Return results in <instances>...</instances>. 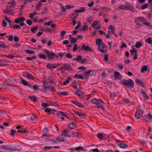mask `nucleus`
I'll use <instances>...</instances> for the list:
<instances>
[{
  "label": "nucleus",
  "instance_id": "obj_53",
  "mask_svg": "<svg viewBox=\"0 0 152 152\" xmlns=\"http://www.w3.org/2000/svg\"><path fill=\"white\" fill-rule=\"evenodd\" d=\"M97 136L100 139H102L103 138V136L102 135V134L100 133H99L97 134Z\"/></svg>",
  "mask_w": 152,
  "mask_h": 152
},
{
  "label": "nucleus",
  "instance_id": "obj_7",
  "mask_svg": "<svg viewBox=\"0 0 152 152\" xmlns=\"http://www.w3.org/2000/svg\"><path fill=\"white\" fill-rule=\"evenodd\" d=\"M143 113V110H137L135 114V116L136 119H138L140 118Z\"/></svg>",
  "mask_w": 152,
  "mask_h": 152
},
{
  "label": "nucleus",
  "instance_id": "obj_44",
  "mask_svg": "<svg viewBox=\"0 0 152 152\" xmlns=\"http://www.w3.org/2000/svg\"><path fill=\"white\" fill-rule=\"evenodd\" d=\"M6 47V45L5 43L0 41V48L2 47L3 48H5Z\"/></svg>",
  "mask_w": 152,
  "mask_h": 152
},
{
  "label": "nucleus",
  "instance_id": "obj_6",
  "mask_svg": "<svg viewBox=\"0 0 152 152\" xmlns=\"http://www.w3.org/2000/svg\"><path fill=\"white\" fill-rule=\"evenodd\" d=\"M145 20V19L143 17H138L135 20V23L138 26H141L142 25L139 22H140L141 23H142L144 22Z\"/></svg>",
  "mask_w": 152,
  "mask_h": 152
},
{
  "label": "nucleus",
  "instance_id": "obj_59",
  "mask_svg": "<svg viewBox=\"0 0 152 152\" xmlns=\"http://www.w3.org/2000/svg\"><path fill=\"white\" fill-rule=\"evenodd\" d=\"M120 75V73L118 72H115L114 73V75L115 77H118Z\"/></svg>",
  "mask_w": 152,
  "mask_h": 152
},
{
  "label": "nucleus",
  "instance_id": "obj_34",
  "mask_svg": "<svg viewBox=\"0 0 152 152\" xmlns=\"http://www.w3.org/2000/svg\"><path fill=\"white\" fill-rule=\"evenodd\" d=\"M75 77L77 79H83V76L80 74H75Z\"/></svg>",
  "mask_w": 152,
  "mask_h": 152
},
{
  "label": "nucleus",
  "instance_id": "obj_56",
  "mask_svg": "<svg viewBox=\"0 0 152 152\" xmlns=\"http://www.w3.org/2000/svg\"><path fill=\"white\" fill-rule=\"evenodd\" d=\"M20 26L18 24H17L15 25H13L12 28L13 29H20Z\"/></svg>",
  "mask_w": 152,
  "mask_h": 152
},
{
  "label": "nucleus",
  "instance_id": "obj_51",
  "mask_svg": "<svg viewBox=\"0 0 152 152\" xmlns=\"http://www.w3.org/2000/svg\"><path fill=\"white\" fill-rule=\"evenodd\" d=\"M70 77H68V79L65 81H64V83H63V85H66L67 84H68L69 82V81L70 80Z\"/></svg>",
  "mask_w": 152,
  "mask_h": 152
},
{
  "label": "nucleus",
  "instance_id": "obj_32",
  "mask_svg": "<svg viewBox=\"0 0 152 152\" xmlns=\"http://www.w3.org/2000/svg\"><path fill=\"white\" fill-rule=\"evenodd\" d=\"M54 78L53 77H49L48 78V80L49 81V82L50 84H53V80H54Z\"/></svg>",
  "mask_w": 152,
  "mask_h": 152
},
{
  "label": "nucleus",
  "instance_id": "obj_22",
  "mask_svg": "<svg viewBox=\"0 0 152 152\" xmlns=\"http://www.w3.org/2000/svg\"><path fill=\"white\" fill-rule=\"evenodd\" d=\"M22 83L24 86H29V87L32 86V85H30L27 82L24 80H23L22 81Z\"/></svg>",
  "mask_w": 152,
  "mask_h": 152
},
{
  "label": "nucleus",
  "instance_id": "obj_63",
  "mask_svg": "<svg viewBox=\"0 0 152 152\" xmlns=\"http://www.w3.org/2000/svg\"><path fill=\"white\" fill-rule=\"evenodd\" d=\"M93 20V18H92V17H88L87 19V21L88 22L91 23Z\"/></svg>",
  "mask_w": 152,
  "mask_h": 152
},
{
  "label": "nucleus",
  "instance_id": "obj_4",
  "mask_svg": "<svg viewBox=\"0 0 152 152\" xmlns=\"http://www.w3.org/2000/svg\"><path fill=\"white\" fill-rule=\"evenodd\" d=\"M68 70L69 71H72L73 69L70 67V65L68 64H65L61 66L58 69V70L61 71V73L63 74L64 72Z\"/></svg>",
  "mask_w": 152,
  "mask_h": 152
},
{
  "label": "nucleus",
  "instance_id": "obj_55",
  "mask_svg": "<svg viewBox=\"0 0 152 152\" xmlns=\"http://www.w3.org/2000/svg\"><path fill=\"white\" fill-rule=\"evenodd\" d=\"M77 61L80 63V61L82 60V56L80 55H77Z\"/></svg>",
  "mask_w": 152,
  "mask_h": 152
},
{
  "label": "nucleus",
  "instance_id": "obj_58",
  "mask_svg": "<svg viewBox=\"0 0 152 152\" xmlns=\"http://www.w3.org/2000/svg\"><path fill=\"white\" fill-rule=\"evenodd\" d=\"M148 7V4L147 3H145L142 5L141 7L142 9H144L147 8Z\"/></svg>",
  "mask_w": 152,
  "mask_h": 152
},
{
  "label": "nucleus",
  "instance_id": "obj_57",
  "mask_svg": "<svg viewBox=\"0 0 152 152\" xmlns=\"http://www.w3.org/2000/svg\"><path fill=\"white\" fill-rule=\"evenodd\" d=\"M81 26V22L80 21L78 22L77 23V25L75 27V29H77L79 28Z\"/></svg>",
  "mask_w": 152,
  "mask_h": 152
},
{
  "label": "nucleus",
  "instance_id": "obj_42",
  "mask_svg": "<svg viewBox=\"0 0 152 152\" xmlns=\"http://www.w3.org/2000/svg\"><path fill=\"white\" fill-rule=\"evenodd\" d=\"M145 42H147L149 44H151L152 43V40L150 37L148 38L146 40H145Z\"/></svg>",
  "mask_w": 152,
  "mask_h": 152
},
{
  "label": "nucleus",
  "instance_id": "obj_23",
  "mask_svg": "<svg viewBox=\"0 0 152 152\" xmlns=\"http://www.w3.org/2000/svg\"><path fill=\"white\" fill-rule=\"evenodd\" d=\"M41 30L45 31L46 32L48 31H49L50 33H51L52 31L51 30H50V28H46L43 26H42L41 28Z\"/></svg>",
  "mask_w": 152,
  "mask_h": 152
},
{
  "label": "nucleus",
  "instance_id": "obj_1",
  "mask_svg": "<svg viewBox=\"0 0 152 152\" xmlns=\"http://www.w3.org/2000/svg\"><path fill=\"white\" fill-rule=\"evenodd\" d=\"M93 104H95V106L98 108H103L102 104H104V103L101 99H96L94 98L91 101Z\"/></svg>",
  "mask_w": 152,
  "mask_h": 152
},
{
  "label": "nucleus",
  "instance_id": "obj_61",
  "mask_svg": "<svg viewBox=\"0 0 152 152\" xmlns=\"http://www.w3.org/2000/svg\"><path fill=\"white\" fill-rule=\"evenodd\" d=\"M6 112L4 110H0V116L6 115Z\"/></svg>",
  "mask_w": 152,
  "mask_h": 152
},
{
  "label": "nucleus",
  "instance_id": "obj_64",
  "mask_svg": "<svg viewBox=\"0 0 152 152\" xmlns=\"http://www.w3.org/2000/svg\"><path fill=\"white\" fill-rule=\"evenodd\" d=\"M78 116L80 118H83L86 116V114L83 113H80L78 115Z\"/></svg>",
  "mask_w": 152,
  "mask_h": 152
},
{
  "label": "nucleus",
  "instance_id": "obj_28",
  "mask_svg": "<svg viewBox=\"0 0 152 152\" xmlns=\"http://www.w3.org/2000/svg\"><path fill=\"white\" fill-rule=\"evenodd\" d=\"M29 97L34 102H37V97L34 96H29Z\"/></svg>",
  "mask_w": 152,
  "mask_h": 152
},
{
  "label": "nucleus",
  "instance_id": "obj_19",
  "mask_svg": "<svg viewBox=\"0 0 152 152\" xmlns=\"http://www.w3.org/2000/svg\"><path fill=\"white\" fill-rule=\"evenodd\" d=\"M4 18L5 19V20L6 21H7L9 22V25L12 28L13 26L14 25H13L12 22V21H11L10 20L8 17H7L6 16H5Z\"/></svg>",
  "mask_w": 152,
  "mask_h": 152
},
{
  "label": "nucleus",
  "instance_id": "obj_47",
  "mask_svg": "<svg viewBox=\"0 0 152 152\" xmlns=\"http://www.w3.org/2000/svg\"><path fill=\"white\" fill-rule=\"evenodd\" d=\"M36 58V57L35 56H34L32 57H28L27 58V59L29 61L32 60L33 59H35Z\"/></svg>",
  "mask_w": 152,
  "mask_h": 152
},
{
  "label": "nucleus",
  "instance_id": "obj_35",
  "mask_svg": "<svg viewBox=\"0 0 152 152\" xmlns=\"http://www.w3.org/2000/svg\"><path fill=\"white\" fill-rule=\"evenodd\" d=\"M147 66L146 65H144L141 68V72L143 73L144 71H147Z\"/></svg>",
  "mask_w": 152,
  "mask_h": 152
},
{
  "label": "nucleus",
  "instance_id": "obj_27",
  "mask_svg": "<svg viewBox=\"0 0 152 152\" xmlns=\"http://www.w3.org/2000/svg\"><path fill=\"white\" fill-rule=\"evenodd\" d=\"M42 5V3L41 1H39L36 5V10H40L39 8L41 7Z\"/></svg>",
  "mask_w": 152,
  "mask_h": 152
},
{
  "label": "nucleus",
  "instance_id": "obj_11",
  "mask_svg": "<svg viewBox=\"0 0 152 152\" xmlns=\"http://www.w3.org/2000/svg\"><path fill=\"white\" fill-rule=\"evenodd\" d=\"M16 4V2L14 0L10 1L8 3V6L10 8L14 7Z\"/></svg>",
  "mask_w": 152,
  "mask_h": 152
},
{
  "label": "nucleus",
  "instance_id": "obj_46",
  "mask_svg": "<svg viewBox=\"0 0 152 152\" xmlns=\"http://www.w3.org/2000/svg\"><path fill=\"white\" fill-rule=\"evenodd\" d=\"M58 94L60 95H67L68 94V93L66 91H63L61 92H59Z\"/></svg>",
  "mask_w": 152,
  "mask_h": 152
},
{
  "label": "nucleus",
  "instance_id": "obj_3",
  "mask_svg": "<svg viewBox=\"0 0 152 152\" xmlns=\"http://www.w3.org/2000/svg\"><path fill=\"white\" fill-rule=\"evenodd\" d=\"M44 52L46 53L49 59L53 60L55 57L56 58L58 57V55L54 53L53 51L50 52L46 49H44Z\"/></svg>",
  "mask_w": 152,
  "mask_h": 152
},
{
  "label": "nucleus",
  "instance_id": "obj_31",
  "mask_svg": "<svg viewBox=\"0 0 152 152\" xmlns=\"http://www.w3.org/2000/svg\"><path fill=\"white\" fill-rule=\"evenodd\" d=\"M7 38L8 39V40L10 41H13V36L8 35L7 36Z\"/></svg>",
  "mask_w": 152,
  "mask_h": 152
},
{
  "label": "nucleus",
  "instance_id": "obj_39",
  "mask_svg": "<svg viewBox=\"0 0 152 152\" xmlns=\"http://www.w3.org/2000/svg\"><path fill=\"white\" fill-rule=\"evenodd\" d=\"M102 42V39H101L97 38L96 40V43L97 45H99L100 43H101Z\"/></svg>",
  "mask_w": 152,
  "mask_h": 152
},
{
  "label": "nucleus",
  "instance_id": "obj_5",
  "mask_svg": "<svg viewBox=\"0 0 152 152\" xmlns=\"http://www.w3.org/2000/svg\"><path fill=\"white\" fill-rule=\"evenodd\" d=\"M18 147H20L18 145H17L12 148L9 147L8 145L5 146L4 145H1L0 147V148L5 150H8L9 151H18L19 150Z\"/></svg>",
  "mask_w": 152,
  "mask_h": 152
},
{
  "label": "nucleus",
  "instance_id": "obj_13",
  "mask_svg": "<svg viewBox=\"0 0 152 152\" xmlns=\"http://www.w3.org/2000/svg\"><path fill=\"white\" fill-rule=\"evenodd\" d=\"M71 102L79 107H84V106L83 104L78 101L74 100H71Z\"/></svg>",
  "mask_w": 152,
  "mask_h": 152
},
{
  "label": "nucleus",
  "instance_id": "obj_37",
  "mask_svg": "<svg viewBox=\"0 0 152 152\" xmlns=\"http://www.w3.org/2000/svg\"><path fill=\"white\" fill-rule=\"evenodd\" d=\"M142 45L141 43L139 42H137L136 43L135 47L137 48H140Z\"/></svg>",
  "mask_w": 152,
  "mask_h": 152
},
{
  "label": "nucleus",
  "instance_id": "obj_18",
  "mask_svg": "<svg viewBox=\"0 0 152 152\" xmlns=\"http://www.w3.org/2000/svg\"><path fill=\"white\" fill-rule=\"evenodd\" d=\"M23 75V76L28 79H30V76H31V74L27 72H24Z\"/></svg>",
  "mask_w": 152,
  "mask_h": 152
},
{
  "label": "nucleus",
  "instance_id": "obj_62",
  "mask_svg": "<svg viewBox=\"0 0 152 152\" xmlns=\"http://www.w3.org/2000/svg\"><path fill=\"white\" fill-rule=\"evenodd\" d=\"M45 111L46 112L50 113H51V111H53V110L52 109L50 110L49 108H47L45 109Z\"/></svg>",
  "mask_w": 152,
  "mask_h": 152
},
{
  "label": "nucleus",
  "instance_id": "obj_9",
  "mask_svg": "<svg viewBox=\"0 0 152 152\" xmlns=\"http://www.w3.org/2000/svg\"><path fill=\"white\" fill-rule=\"evenodd\" d=\"M121 142V141L118 140H117L116 141V142L121 148H125L127 147L128 145L127 144L122 143Z\"/></svg>",
  "mask_w": 152,
  "mask_h": 152
},
{
  "label": "nucleus",
  "instance_id": "obj_49",
  "mask_svg": "<svg viewBox=\"0 0 152 152\" xmlns=\"http://www.w3.org/2000/svg\"><path fill=\"white\" fill-rule=\"evenodd\" d=\"M69 132V130L68 129H66L64 130L62 132V134L63 135H65L66 134H67Z\"/></svg>",
  "mask_w": 152,
  "mask_h": 152
},
{
  "label": "nucleus",
  "instance_id": "obj_33",
  "mask_svg": "<svg viewBox=\"0 0 152 152\" xmlns=\"http://www.w3.org/2000/svg\"><path fill=\"white\" fill-rule=\"evenodd\" d=\"M141 93L143 94V96L146 99H149V97L143 91H142L141 92Z\"/></svg>",
  "mask_w": 152,
  "mask_h": 152
},
{
  "label": "nucleus",
  "instance_id": "obj_8",
  "mask_svg": "<svg viewBox=\"0 0 152 152\" xmlns=\"http://www.w3.org/2000/svg\"><path fill=\"white\" fill-rule=\"evenodd\" d=\"M59 65V64H58L56 63H49L47 65V67L48 68L50 69H53L56 68Z\"/></svg>",
  "mask_w": 152,
  "mask_h": 152
},
{
  "label": "nucleus",
  "instance_id": "obj_40",
  "mask_svg": "<svg viewBox=\"0 0 152 152\" xmlns=\"http://www.w3.org/2000/svg\"><path fill=\"white\" fill-rule=\"evenodd\" d=\"M43 86L45 88L48 89L49 88V87L47 83H46L45 81L43 80Z\"/></svg>",
  "mask_w": 152,
  "mask_h": 152
},
{
  "label": "nucleus",
  "instance_id": "obj_29",
  "mask_svg": "<svg viewBox=\"0 0 152 152\" xmlns=\"http://www.w3.org/2000/svg\"><path fill=\"white\" fill-rule=\"evenodd\" d=\"M75 127V125L74 122H71L69 125V128L70 129H73Z\"/></svg>",
  "mask_w": 152,
  "mask_h": 152
},
{
  "label": "nucleus",
  "instance_id": "obj_50",
  "mask_svg": "<svg viewBox=\"0 0 152 152\" xmlns=\"http://www.w3.org/2000/svg\"><path fill=\"white\" fill-rule=\"evenodd\" d=\"M75 150L77 151L82 150V151H84V149L82 147L78 146L75 148Z\"/></svg>",
  "mask_w": 152,
  "mask_h": 152
},
{
  "label": "nucleus",
  "instance_id": "obj_41",
  "mask_svg": "<svg viewBox=\"0 0 152 152\" xmlns=\"http://www.w3.org/2000/svg\"><path fill=\"white\" fill-rule=\"evenodd\" d=\"M135 82L137 84L141 85H142V83L141 81L139 79H136L135 80Z\"/></svg>",
  "mask_w": 152,
  "mask_h": 152
},
{
  "label": "nucleus",
  "instance_id": "obj_17",
  "mask_svg": "<svg viewBox=\"0 0 152 152\" xmlns=\"http://www.w3.org/2000/svg\"><path fill=\"white\" fill-rule=\"evenodd\" d=\"M82 48L83 50L86 51L89 50L91 51L92 49L88 46H86L84 44H83L82 46Z\"/></svg>",
  "mask_w": 152,
  "mask_h": 152
},
{
  "label": "nucleus",
  "instance_id": "obj_26",
  "mask_svg": "<svg viewBox=\"0 0 152 152\" xmlns=\"http://www.w3.org/2000/svg\"><path fill=\"white\" fill-rule=\"evenodd\" d=\"M72 134L73 135V136L77 137H79L81 135V134L80 133L75 132H72Z\"/></svg>",
  "mask_w": 152,
  "mask_h": 152
},
{
  "label": "nucleus",
  "instance_id": "obj_12",
  "mask_svg": "<svg viewBox=\"0 0 152 152\" xmlns=\"http://www.w3.org/2000/svg\"><path fill=\"white\" fill-rule=\"evenodd\" d=\"M3 11L5 13L9 15H14V13L12 12H11V10L8 8L4 9L3 10Z\"/></svg>",
  "mask_w": 152,
  "mask_h": 152
},
{
  "label": "nucleus",
  "instance_id": "obj_15",
  "mask_svg": "<svg viewBox=\"0 0 152 152\" xmlns=\"http://www.w3.org/2000/svg\"><path fill=\"white\" fill-rule=\"evenodd\" d=\"M64 135L62 134L57 137L56 138V140L59 141H64Z\"/></svg>",
  "mask_w": 152,
  "mask_h": 152
},
{
  "label": "nucleus",
  "instance_id": "obj_45",
  "mask_svg": "<svg viewBox=\"0 0 152 152\" xmlns=\"http://www.w3.org/2000/svg\"><path fill=\"white\" fill-rule=\"evenodd\" d=\"M25 52L27 54H33L34 53V51L30 50H26Z\"/></svg>",
  "mask_w": 152,
  "mask_h": 152
},
{
  "label": "nucleus",
  "instance_id": "obj_25",
  "mask_svg": "<svg viewBox=\"0 0 152 152\" xmlns=\"http://www.w3.org/2000/svg\"><path fill=\"white\" fill-rule=\"evenodd\" d=\"M9 86V84L7 85L5 84H0V89L5 90L6 89L7 86Z\"/></svg>",
  "mask_w": 152,
  "mask_h": 152
},
{
  "label": "nucleus",
  "instance_id": "obj_38",
  "mask_svg": "<svg viewBox=\"0 0 152 152\" xmlns=\"http://www.w3.org/2000/svg\"><path fill=\"white\" fill-rule=\"evenodd\" d=\"M38 28V27L37 26H35L32 28L31 30L32 32L36 33L37 31Z\"/></svg>",
  "mask_w": 152,
  "mask_h": 152
},
{
  "label": "nucleus",
  "instance_id": "obj_52",
  "mask_svg": "<svg viewBox=\"0 0 152 152\" xmlns=\"http://www.w3.org/2000/svg\"><path fill=\"white\" fill-rule=\"evenodd\" d=\"M144 25L148 26L150 28H152V25L149 22H143Z\"/></svg>",
  "mask_w": 152,
  "mask_h": 152
},
{
  "label": "nucleus",
  "instance_id": "obj_36",
  "mask_svg": "<svg viewBox=\"0 0 152 152\" xmlns=\"http://www.w3.org/2000/svg\"><path fill=\"white\" fill-rule=\"evenodd\" d=\"M119 8L121 9H124L127 10L129 9H131L132 8L131 7L130 8H128L126 6L124 5H122Z\"/></svg>",
  "mask_w": 152,
  "mask_h": 152
},
{
  "label": "nucleus",
  "instance_id": "obj_30",
  "mask_svg": "<svg viewBox=\"0 0 152 152\" xmlns=\"http://www.w3.org/2000/svg\"><path fill=\"white\" fill-rule=\"evenodd\" d=\"M82 93V92L80 90L78 89L76 91L75 94L78 96L80 97Z\"/></svg>",
  "mask_w": 152,
  "mask_h": 152
},
{
  "label": "nucleus",
  "instance_id": "obj_54",
  "mask_svg": "<svg viewBox=\"0 0 152 152\" xmlns=\"http://www.w3.org/2000/svg\"><path fill=\"white\" fill-rule=\"evenodd\" d=\"M6 21L5 19H4L2 20V25L3 27H5L7 25V23L6 22Z\"/></svg>",
  "mask_w": 152,
  "mask_h": 152
},
{
  "label": "nucleus",
  "instance_id": "obj_2",
  "mask_svg": "<svg viewBox=\"0 0 152 152\" xmlns=\"http://www.w3.org/2000/svg\"><path fill=\"white\" fill-rule=\"evenodd\" d=\"M121 83L122 85L127 86L130 88H132L134 85L133 81L130 79H129L128 80H124L121 81Z\"/></svg>",
  "mask_w": 152,
  "mask_h": 152
},
{
  "label": "nucleus",
  "instance_id": "obj_20",
  "mask_svg": "<svg viewBox=\"0 0 152 152\" xmlns=\"http://www.w3.org/2000/svg\"><path fill=\"white\" fill-rule=\"evenodd\" d=\"M86 10V8L84 7H82L80 8L78 10H76L75 11L76 13L80 12L82 13L84 12Z\"/></svg>",
  "mask_w": 152,
  "mask_h": 152
},
{
  "label": "nucleus",
  "instance_id": "obj_16",
  "mask_svg": "<svg viewBox=\"0 0 152 152\" xmlns=\"http://www.w3.org/2000/svg\"><path fill=\"white\" fill-rule=\"evenodd\" d=\"M25 19L23 17L18 18L15 20L14 21L16 23H19L23 22L25 20Z\"/></svg>",
  "mask_w": 152,
  "mask_h": 152
},
{
  "label": "nucleus",
  "instance_id": "obj_60",
  "mask_svg": "<svg viewBox=\"0 0 152 152\" xmlns=\"http://www.w3.org/2000/svg\"><path fill=\"white\" fill-rule=\"evenodd\" d=\"M41 105L42 107H45L47 106H49L50 105L48 104L47 103H45L44 102H42V103Z\"/></svg>",
  "mask_w": 152,
  "mask_h": 152
},
{
  "label": "nucleus",
  "instance_id": "obj_21",
  "mask_svg": "<svg viewBox=\"0 0 152 152\" xmlns=\"http://www.w3.org/2000/svg\"><path fill=\"white\" fill-rule=\"evenodd\" d=\"M38 57L40 59L43 60H45L47 58L46 55L43 53H39L38 55Z\"/></svg>",
  "mask_w": 152,
  "mask_h": 152
},
{
  "label": "nucleus",
  "instance_id": "obj_43",
  "mask_svg": "<svg viewBox=\"0 0 152 152\" xmlns=\"http://www.w3.org/2000/svg\"><path fill=\"white\" fill-rule=\"evenodd\" d=\"M77 39H76L73 37H72L70 42L72 44H74L77 41Z\"/></svg>",
  "mask_w": 152,
  "mask_h": 152
},
{
  "label": "nucleus",
  "instance_id": "obj_14",
  "mask_svg": "<svg viewBox=\"0 0 152 152\" xmlns=\"http://www.w3.org/2000/svg\"><path fill=\"white\" fill-rule=\"evenodd\" d=\"M66 113H65L63 112L60 111L58 112L57 113L56 115H57L59 116L60 117L61 116H64L67 118H69L68 116L66 115Z\"/></svg>",
  "mask_w": 152,
  "mask_h": 152
},
{
  "label": "nucleus",
  "instance_id": "obj_48",
  "mask_svg": "<svg viewBox=\"0 0 152 152\" xmlns=\"http://www.w3.org/2000/svg\"><path fill=\"white\" fill-rule=\"evenodd\" d=\"M98 22L97 21H95L93 22V23L92 24L91 26L93 28H94L96 26L98 25Z\"/></svg>",
  "mask_w": 152,
  "mask_h": 152
},
{
  "label": "nucleus",
  "instance_id": "obj_10",
  "mask_svg": "<svg viewBox=\"0 0 152 152\" xmlns=\"http://www.w3.org/2000/svg\"><path fill=\"white\" fill-rule=\"evenodd\" d=\"M105 45L104 44L101 43L99 45L98 48L99 50L102 52H105L106 50L105 48Z\"/></svg>",
  "mask_w": 152,
  "mask_h": 152
},
{
  "label": "nucleus",
  "instance_id": "obj_24",
  "mask_svg": "<svg viewBox=\"0 0 152 152\" xmlns=\"http://www.w3.org/2000/svg\"><path fill=\"white\" fill-rule=\"evenodd\" d=\"M108 29H111V33L113 34L115 33V28L112 25H109L108 27Z\"/></svg>",
  "mask_w": 152,
  "mask_h": 152
}]
</instances>
